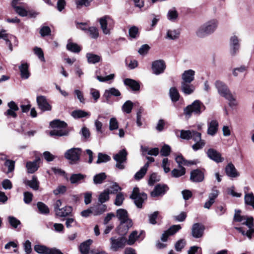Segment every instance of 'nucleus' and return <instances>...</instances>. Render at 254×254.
Segmentation results:
<instances>
[{"label": "nucleus", "instance_id": "40", "mask_svg": "<svg viewBox=\"0 0 254 254\" xmlns=\"http://www.w3.org/2000/svg\"><path fill=\"white\" fill-rule=\"evenodd\" d=\"M175 160L180 167H182L181 165H189L194 164V161H188L185 160L182 155L177 156L175 158Z\"/></svg>", "mask_w": 254, "mask_h": 254}, {"label": "nucleus", "instance_id": "25", "mask_svg": "<svg viewBox=\"0 0 254 254\" xmlns=\"http://www.w3.org/2000/svg\"><path fill=\"white\" fill-rule=\"evenodd\" d=\"M181 89L184 94L190 95L194 92L195 87L190 83L182 82Z\"/></svg>", "mask_w": 254, "mask_h": 254}, {"label": "nucleus", "instance_id": "54", "mask_svg": "<svg viewBox=\"0 0 254 254\" xmlns=\"http://www.w3.org/2000/svg\"><path fill=\"white\" fill-rule=\"evenodd\" d=\"M8 219L10 225L14 228H16L20 224V221L13 216H9Z\"/></svg>", "mask_w": 254, "mask_h": 254}, {"label": "nucleus", "instance_id": "60", "mask_svg": "<svg viewBox=\"0 0 254 254\" xmlns=\"http://www.w3.org/2000/svg\"><path fill=\"white\" fill-rule=\"evenodd\" d=\"M129 35L132 38H135L138 35V29L136 26H132L128 31Z\"/></svg>", "mask_w": 254, "mask_h": 254}, {"label": "nucleus", "instance_id": "20", "mask_svg": "<svg viewBox=\"0 0 254 254\" xmlns=\"http://www.w3.org/2000/svg\"><path fill=\"white\" fill-rule=\"evenodd\" d=\"M207 154L209 158L216 162H222L224 160V159L221 157V154L214 149H209L207 151Z\"/></svg>", "mask_w": 254, "mask_h": 254}, {"label": "nucleus", "instance_id": "49", "mask_svg": "<svg viewBox=\"0 0 254 254\" xmlns=\"http://www.w3.org/2000/svg\"><path fill=\"white\" fill-rule=\"evenodd\" d=\"M109 191L108 190H105L101 192L98 197L99 202L101 203H103L108 201L109 199Z\"/></svg>", "mask_w": 254, "mask_h": 254}, {"label": "nucleus", "instance_id": "47", "mask_svg": "<svg viewBox=\"0 0 254 254\" xmlns=\"http://www.w3.org/2000/svg\"><path fill=\"white\" fill-rule=\"evenodd\" d=\"M111 160V157L105 154L99 153L98 154V159L96 161L97 164H100L101 163H105Z\"/></svg>", "mask_w": 254, "mask_h": 254}, {"label": "nucleus", "instance_id": "17", "mask_svg": "<svg viewBox=\"0 0 254 254\" xmlns=\"http://www.w3.org/2000/svg\"><path fill=\"white\" fill-rule=\"evenodd\" d=\"M204 178V173L200 170H194L190 173V179L193 182H201Z\"/></svg>", "mask_w": 254, "mask_h": 254}, {"label": "nucleus", "instance_id": "36", "mask_svg": "<svg viewBox=\"0 0 254 254\" xmlns=\"http://www.w3.org/2000/svg\"><path fill=\"white\" fill-rule=\"evenodd\" d=\"M149 167V163L147 162L134 175L136 180H140L146 174Z\"/></svg>", "mask_w": 254, "mask_h": 254}, {"label": "nucleus", "instance_id": "44", "mask_svg": "<svg viewBox=\"0 0 254 254\" xmlns=\"http://www.w3.org/2000/svg\"><path fill=\"white\" fill-rule=\"evenodd\" d=\"M103 118L101 115H99L98 116V119L95 120L94 121V125L96 128V131L99 133H102L103 130V123L99 120V119Z\"/></svg>", "mask_w": 254, "mask_h": 254}, {"label": "nucleus", "instance_id": "64", "mask_svg": "<svg viewBox=\"0 0 254 254\" xmlns=\"http://www.w3.org/2000/svg\"><path fill=\"white\" fill-rule=\"evenodd\" d=\"M24 250L26 254H30L32 252L31 243L29 240H26L23 244Z\"/></svg>", "mask_w": 254, "mask_h": 254}, {"label": "nucleus", "instance_id": "13", "mask_svg": "<svg viewBox=\"0 0 254 254\" xmlns=\"http://www.w3.org/2000/svg\"><path fill=\"white\" fill-rule=\"evenodd\" d=\"M151 68L154 74L159 75L164 71L166 64L164 61L157 60L152 63Z\"/></svg>", "mask_w": 254, "mask_h": 254}, {"label": "nucleus", "instance_id": "10", "mask_svg": "<svg viewBox=\"0 0 254 254\" xmlns=\"http://www.w3.org/2000/svg\"><path fill=\"white\" fill-rule=\"evenodd\" d=\"M81 150L78 148H73L66 151L64 157L72 162H75L79 160Z\"/></svg>", "mask_w": 254, "mask_h": 254}, {"label": "nucleus", "instance_id": "61", "mask_svg": "<svg viewBox=\"0 0 254 254\" xmlns=\"http://www.w3.org/2000/svg\"><path fill=\"white\" fill-rule=\"evenodd\" d=\"M205 144V142L204 140H200L197 142H195V143L192 146V148L193 150L197 151L202 148Z\"/></svg>", "mask_w": 254, "mask_h": 254}, {"label": "nucleus", "instance_id": "12", "mask_svg": "<svg viewBox=\"0 0 254 254\" xmlns=\"http://www.w3.org/2000/svg\"><path fill=\"white\" fill-rule=\"evenodd\" d=\"M230 53L232 56H235L238 52L240 44L239 43V39L236 35H233L231 37L230 39Z\"/></svg>", "mask_w": 254, "mask_h": 254}, {"label": "nucleus", "instance_id": "14", "mask_svg": "<svg viewBox=\"0 0 254 254\" xmlns=\"http://www.w3.org/2000/svg\"><path fill=\"white\" fill-rule=\"evenodd\" d=\"M37 102L39 108L42 111L51 110L52 107L48 102L46 97L44 96H38L37 97Z\"/></svg>", "mask_w": 254, "mask_h": 254}, {"label": "nucleus", "instance_id": "46", "mask_svg": "<svg viewBox=\"0 0 254 254\" xmlns=\"http://www.w3.org/2000/svg\"><path fill=\"white\" fill-rule=\"evenodd\" d=\"M34 249L35 251L38 254H48L49 248L45 246L41 245H36L34 246Z\"/></svg>", "mask_w": 254, "mask_h": 254}, {"label": "nucleus", "instance_id": "18", "mask_svg": "<svg viewBox=\"0 0 254 254\" xmlns=\"http://www.w3.org/2000/svg\"><path fill=\"white\" fill-rule=\"evenodd\" d=\"M121 93L117 89L115 88H111L106 90L103 95V97L105 98V102L107 103H110V97L111 96H120Z\"/></svg>", "mask_w": 254, "mask_h": 254}, {"label": "nucleus", "instance_id": "2", "mask_svg": "<svg viewBox=\"0 0 254 254\" xmlns=\"http://www.w3.org/2000/svg\"><path fill=\"white\" fill-rule=\"evenodd\" d=\"M215 87L219 94L225 98L229 102V105L230 107H234L237 105V102L236 97L232 94L227 85L221 81H216Z\"/></svg>", "mask_w": 254, "mask_h": 254}, {"label": "nucleus", "instance_id": "31", "mask_svg": "<svg viewBox=\"0 0 254 254\" xmlns=\"http://www.w3.org/2000/svg\"><path fill=\"white\" fill-rule=\"evenodd\" d=\"M124 83L126 85L130 87L133 91H138L140 88L139 83L134 80L127 78L124 80Z\"/></svg>", "mask_w": 254, "mask_h": 254}, {"label": "nucleus", "instance_id": "26", "mask_svg": "<svg viewBox=\"0 0 254 254\" xmlns=\"http://www.w3.org/2000/svg\"><path fill=\"white\" fill-rule=\"evenodd\" d=\"M225 172L228 176L231 178H236L239 176V173L237 171L234 165L230 163L225 168Z\"/></svg>", "mask_w": 254, "mask_h": 254}, {"label": "nucleus", "instance_id": "34", "mask_svg": "<svg viewBox=\"0 0 254 254\" xmlns=\"http://www.w3.org/2000/svg\"><path fill=\"white\" fill-rule=\"evenodd\" d=\"M98 204L92 207L93 214L94 215H99L104 213L106 210V206L104 204Z\"/></svg>", "mask_w": 254, "mask_h": 254}, {"label": "nucleus", "instance_id": "19", "mask_svg": "<svg viewBox=\"0 0 254 254\" xmlns=\"http://www.w3.org/2000/svg\"><path fill=\"white\" fill-rule=\"evenodd\" d=\"M219 124L217 121L213 120L208 123L207 133L211 136H214L218 131Z\"/></svg>", "mask_w": 254, "mask_h": 254}, {"label": "nucleus", "instance_id": "59", "mask_svg": "<svg viewBox=\"0 0 254 254\" xmlns=\"http://www.w3.org/2000/svg\"><path fill=\"white\" fill-rule=\"evenodd\" d=\"M88 32L92 38L96 39L99 36L98 30L95 27H89Z\"/></svg>", "mask_w": 254, "mask_h": 254}, {"label": "nucleus", "instance_id": "22", "mask_svg": "<svg viewBox=\"0 0 254 254\" xmlns=\"http://www.w3.org/2000/svg\"><path fill=\"white\" fill-rule=\"evenodd\" d=\"M195 73L192 69L185 70L182 74V82L191 83L194 80Z\"/></svg>", "mask_w": 254, "mask_h": 254}, {"label": "nucleus", "instance_id": "8", "mask_svg": "<svg viewBox=\"0 0 254 254\" xmlns=\"http://www.w3.org/2000/svg\"><path fill=\"white\" fill-rule=\"evenodd\" d=\"M130 198L134 200V203L137 207L141 208L143 202L147 199V195L143 192L140 193L138 188H134Z\"/></svg>", "mask_w": 254, "mask_h": 254}, {"label": "nucleus", "instance_id": "4", "mask_svg": "<svg viewBox=\"0 0 254 254\" xmlns=\"http://www.w3.org/2000/svg\"><path fill=\"white\" fill-rule=\"evenodd\" d=\"M205 108V106L200 101L195 100L184 109V113L187 117L190 118L192 113L200 115Z\"/></svg>", "mask_w": 254, "mask_h": 254}, {"label": "nucleus", "instance_id": "30", "mask_svg": "<svg viewBox=\"0 0 254 254\" xmlns=\"http://www.w3.org/2000/svg\"><path fill=\"white\" fill-rule=\"evenodd\" d=\"M87 62L89 64H95L101 60V57L92 53H88L86 55Z\"/></svg>", "mask_w": 254, "mask_h": 254}, {"label": "nucleus", "instance_id": "33", "mask_svg": "<svg viewBox=\"0 0 254 254\" xmlns=\"http://www.w3.org/2000/svg\"><path fill=\"white\" fill-rule=\"evenodd\" d=\"M169 96L173 102H177L180 98V94L176 87H172L169 90Z\"/></svg>", "mask_w": 254, "mask_h": 254}, {"label": "nucleus", "instance_id": "11", "mask_svg": "<svg viewBox=\"0 0 254 254\" xmlns=\"http://www.w3.org/2000/svg\"><path fill=\"white\" fill-rule=\"evenodd\" d=\"M111 249L114 251H117L119 249L123 248L126 243L127 240L124 237H120L118 239L111 238Z\"/></svg>", "mask_w": 254, "mask_h": 254}, {"label": "nucleus", "instance_id": "24", "mask_svg": "<svg viewBox=\"0 0 254 254\" xmlns=\"http://www.w3.org/2000/svg\"><path fill=\"white\" fill-rule=\"evenodd\" d=\"M24 184L33 190H37L39 188V182L35 176H33L31 180H25Z\"/></svg>", "mask_w": 254, "mask_h": 254}, {"label": "nucleus", "instance_id": "1", "mask_svg": "<svg viewBox=\"0 0 254 254\" xmlns=\"http://www.w3.org/2000/svg\"><path fill=\"white\" fill-rule=\"evenodd\" d=\"M218 20L215 18L211 19L198 27L196 30V35L199 38H204L213 34L217 29Z\"/></svg>", "mask_w": 254, "mask_h": 254}, {"label": "nucleus", "instance_id": "45", "mask_svg": "<svg viewBox=\"0 0 254 254\" xmlns=\"http://www.w3.org/2000/svg\"><path fill=\"white\" fill-rule=\"evenodd\" d=\"M186 169L183 167H181L180 169H174L171 172L172 176L175 178H178L185 174Z\"/></svg>", "mask_w": 254, "mask_h": 254}, {"label": "nucleus", "instance_id": "35", "mask_svg": "<svg viewBox=\"0 0 254 254\" xmlns=\"http://www.w3.org/2000/svg\"><path fill=\"white\" fill-rule=\"evenodd\" d=\"M85 177V176L80 174H74L71 175L70 177L69 180L72 184L80 183L81 181L83 180Z\"/></svg>", "mask_w": 254, "mask_h": 254}, {"label": "nucleus", "instance_id": "39", "mask_svg": "<svg viewBox=\"0 0 254 254\" xmlns=\"http://www.w3.org/2000/svg\"><path fill=\"white\" fill-rule=\"evenodd\" d=\"M37 206L40 213L43 214H48L49 213L50 210L48 207L43 202H38L37 203Z\"/></svg>", "mask_w": 254, "mask_h": 254}, {"label": "nucleus", "instance_id": "43", "mask_svg": "<svg viewBox=\"0 0 254 254\" xmlns=\"http://www.w3.org/2000/svg\"><path fill=\"white\" fill-rule=\"evenodd\" d=\"M133 105V104L131 101H127L122 106L123 111L127 114H129L131 112Z\"/></svg>", "mask_w": 254, "mask_h": 254}, {"label": "nucleus", "instance_id": "41", "mask_svg": "<svg viewBox=\"0 0 254 254\" xmlns=\"http://www.w3.org/2000/svg\"><path fill=\"white\" fill-rule=\"evenodd\" d=\"M245 202L246 204L251 205L254 208V195L253 193L245 194Z\"/></svg>", "mask_w": 254, "mask_h": 254}, {"label": "nucleus", "instance_id": "57", "mask_svg": "<svg viewBox=\"0 0 254 254\" xmlns=\"http://www.w3.org/2000/svg\"><path fill=\"white\" fill-rule=\"evenodd\" d=\"M90 94L91 95L95 102H96L100 97L99 91L93 88L90 89Z\"/></svg>", "mask_w": 254, "mask_h": 254}, {"label": "nucleus", "instance_id": "56", "mask_svg": "<svg viewBox=\"0 0 254 254\" xmlns=\"http://www.w3.org/2000/svg\"><path fill=\"white\" fill-rule=\"evenodd\" d=\"M125 199L124 195L122 193H119L117 194L115 201L114 202L115 205L116 206H121L123 203V201Z\"/></svg>", "mask_w": 254, "mask_h": 254}, {"label": "nucleus", "instance_id": "16", "mask_svg": "<svg viewBox=\"0 0 254 254\" xmlns=\"http://www.w3.org/2000/svg\"><path fill=\"white\" fill-rule=\"evenodd\" d=\"M181 229L180 225H175L172 226L168 230L164 232L161 237V240L163 242H166L169 236L175 234L179 230Z\"/></svg>", "mask_w": 254, "mask_h": 254}, {"label": "nucleus", "instance_id": "42", "mask_svg": "<svg viewBox=\"0 0 254 254\" xmlns=\"http://www.w3.org/2000/svg\"><path fill=\"white\" fill-rule=\"evenodd\" d=\"M140 235H138L136 231H133L129 236L128 239L127 241V243L128 245H133L136 240L139 237Z\"/></svg>", "mask_w": 254, "mask_h": 254}, {"label": "nucleus", "instance_id": "6", "mask_svg": "<svg viewBox=\"0 0 254 254\" xmlns=\"http://www.w3.org/2000/svg\"><path fill=\"white\" fill-rule=\"evenodd\" d=\"M116 216L120 221L121 226L126 225L127 228L125 229L126 233L129 228L132 226V222L131 219L128 218V214L127 211L124 209H119L116 212Z\"/></svg>", "mask_w": 254, "mask_h": 254}, {"label": "nucleus", "instance_id": "48", "mask_svg": "<svg viewBox=\"0 0 254 254\" xmlns=\"http://www.w3.org/2000/svg\"><path fill=\"white\" fill-rule=\"evenodd\" d=\"M106 178V175L104 173H99L94 176L93 182L95 184H100L103 183Z\"/></svg>", "mask_w": 254, "mask_h": 254}, {"label": "nucleus", "instance_id": "28", "mask_svg": "<svg viewBox=\"0 0 254 254\" xmlns=\"http://www.w3.org/2000/svg\"><path fill=\"white\" fill-rule=\"evenodd\" d=\"M72 211V208L69 206H65L59 209L55 213L56 215L60 217H65L69 215Z\"/></svg>", "mask_w": 254, "mask_h": 254}, {"label": "nucleus", "instance_id": "32", "mask_svg": "<svg viewBox=\"0 0 254 254\" xmlns=\"http://www.w3.org/2000/svg\"><path fill=\"white\" fill-rule=\"evenodd\" d=\"M71 116L74 119H79L84 117H89L90 116V113L82 110H76L72 112Z\"/></svg>", "mask_w": 254, "mask_h": 254}, {"label": "nucleus", "instance_id": "50", "mask_svg": "<svg viewBox=\"0 0 254 254\" xmlns=\"http://www.w3.org/2000/svg\"><path fill=\"white\" fill-rule=\"evenodd\" d=\"M193 130H181L180 131V137L184 139L189 140L191 138Z\"/></svg>", "mask_w": 254, "mask_h": 254}, {"label": "nucleus", "instance_id": "15", "mask_svg": "<svg viewBox=\"0 0 254 254\" xmlns=\"http://www.w3.org/2000/svg\"><path fill=\"white\" fill-rule=\"evenodd\" d=\"M204 229V226L202 224L199 223L194 224L191 229L192 236L195 238L201 237L203 236Z\"/></svg>", "mask_w": 254, "mask_h": 254}, {"label": "nucleus", "instance_id": "55", "mask_svg": "<svg viewBox=\"0 0 254 254\" xmlns=\"http://www.w3.org/2000/svg\"><path fill=\"white\" fill-rule=\"evenodd\" d=\"M160 181V176L157 174L152 173L149 178L148 184L150 186H153L155 183Z\"/></svg>", "mask_w": 254, "mask_h": 254}, {"label": "nucleus", "instance_id": "37", "mask_svg": "<svg viewBox=\"0 0 254 254\" xmlns=\"http://www.w3.org/2000/svg\"><path fill=\"white\" fill-rule=\"evenodd\" d=\"M180 31L176 29H169L167 31L166 38L171 40H175L178 38Z\"/></svg>", "mask_w": 254, "mask_h": 254}, {"label": "nucleus", "instance_id": "5", "mask_svg": "<svg viewBox=\"0 0 254 254\" xmlns=\"http://www.w3.org/2000/svg\"><path fill=\"white\" fill-rule=\"evenodd\" d=\"M101 28L103 33L105 35H110L114 25V21L109 15H105L99 20Z\"/></svg>", "mask_w": 254, "mask_h": 254}, {"label": "nucleus", "instance_id": "38", "mask_svg": "<svg viewBox=\"0 0 254 254\" xmlns=\"http://www.w3.org/2000/svg\"><path fill=\"white\" fill-rule=\"evenodd\" d=\"M92 242V240H88L80 245V250L82 254H88L89 250V247Z\"/></svg>", "mask_w": 254, "mask_h": 254}, {"label": "nucleus", "instance_id": "27", "mask_svg": "<svg viewBox=\"0 0 254 254\" xmlns=\"http://www.w3.org/2000/svg\"><path fill=\"white\" fill-rule=\"evenodd\" d=\"M40 161V159L38 158L33 162H28L27 163L26 168L28 173H33L38 170Z\"/></svg>", "mask_w": 254, "mask_h": 254}, {"label": "nucleus", "instance_id": "29", "mask_svg": "<svg viewBox=\"0 0 254 254\" xmlns=\"http://www.w3.org/2000/svg\"><path fill=\"white\" fill-rule=\"evenodd\" d=\"M0 39H3L6 42V44L8 46L9 49L10 51H12V46L10 42V40L14 39L16 40V38L12 35L10 37L5 33V31H2L0 32Z\"/></svg>", "mask_w": 254, "mask_h": 254}, {"label": "nucleus", "instance_id": "53", "mask_svg": "<svg viewBox=\"0 0 254 254\" xmlns=\"http://www.w3.org/2000/svg\"><path fill=\"white\" fill-rule=\"evenodd\" d=\"M167 16L169 20L174 21L177 18L178 13L175 8H172L169 10Z\"/></svg>", "mask_w": 254, "mask_h": 254}, {"label": "nucleus", "instance_id": "51", "mask_svg": "<svg viewBox=\"0 0 254 254\" xmlns=\"http://www.w3.org/2000/svg\"><path fill=\"white\" fill-rule=\"evenodd\" d=\"M109 130H116L119 128V123L116 118H111L109 121Z\"/></svg>", "mask_w": 254, "mask_h": 254}, {"label": "nucleus", "instance_id": "58", "mask_svg": "<svg viewBox=\"0 0 254 254\" xmlns=\"http://www.w3.org/2000/svg\"><path fill=\"white\" fill-rule=\"evenodd\" d=\"M170 152L171 147L167 144L163 145L160 150V153L162 156H168Z\"/></svg>", "mask_w": 254, "mask_h": 254}, {"label": "nucleus", "instance_id": "21", "mask_svg": "<svg viewBox=\"0 0 254 254\" xmlns=\"http://www.w3.org/2000/svg\"><path fill=\"white\" fill-rule=\"evenodd\" d=\"M168 190V188L165 185H158L155 186L151 195L153 197H156L163 195Z\"/></svg>", "mask_w": 254, "mask_h": 254}, {"label": "nucleus", "instance_id": "63", "mask_svg": "<svg viewBox=\"0 0 254 254\" xmlns=\"http://www.w3.org/2000/svg\"><path fill=\"white\" fill-rule=\"evenodd\" d=\"M24 195V202L26 204L30 203L32 200L33 194L31 192L29 191L24 192L23 193Z\"/></svg>", "mask_w": 254, "mask_h": 254}, {"label": "nucleus", "instance_id": "3", "mask_svg": "<svg viewBox=\"0 0 254 254\" xmlns=\"http://www.w3.org/2000/svg\"><path fill=\"white\" fill-rule=\"evenodd\" d=\"M50 126L54 128L50 132L51 136H62L67 135L68 131L65 129L67 124L65 122L56 120L50 123Z\"/></svg>", "mask_w": 254, "mask_h": 254}, {"label": "nucleus", "instance_id": "7", "mask_svg": "<svg viewBox=\"0 0 254 254\" xmlns=\"http://www.w3.org/2000/svg\"><path fill=\"white\" fill-rule=\"evenodd\" d=\"M127 151L125 149L121 150L113 156V159L116 161V167L120 170H123L125 166L124 163L127 161Z\"/></svg>", "mask_w": 254, "mask_h": 254}, {"label": "nucleus", "instance_id": "52", "mask_svg": "<svg viewBox=\"0 0 254 254\" xmlns=\"http://www.w3.org/2000/svg\"><path fill=\"white\" fill-rule=\"evenodd\" d=\"M66 48L68 50L75 53L79 52L81 49L80 47L75 43L69 42L66 45Z\"/></svg>", "mask_w": 254, "mask_h": 254}, {"label": "nucleus", "instance_id": "62", "mask_svg": "<svg viewBox=\"0 0 254 254\" xmlns=\"http://www.w3.org/2000/svg\"><path fill=\"white\" fill-rule=\"evenodd\" d=\"M219 194V191L216 189V187H214L211 192L208 195V198L215 201V199L217 197Z\"/></svg>", "mask_w": 254, "mask_h": 254}, {"label": "nucleus", "instance_id": "9", "mask_svg": "<svg viewBox=\"0 0 254 254\" xmlns=\"http://www.w3.org/2000/svg\"><path fill=\"white\" fill-rule=\"evenodd\" d=\"M234 220L236 222H241L242 224L246 225L248 227L253 226L254 219L253 217L241 215L240 210H235Z\"/></svg>", "mask_w": 254, "mask_h": 254}, {"label": "nucleus", "instance_id": "23", "mask_svg": "<svg viewBox=\"0 0 254 254\" xmlns=\"http://www.w3.org/2000/svg\"><path fill=\"white\" fill-rule=\"evenodd\" d=\"M19 69L20 71V77L22 79H27L29 77L30 73L29 70V65L27 63H22L19 66Z\"/></svg>", "mask_w": 254, "mask_h": 254}]
</instances>
